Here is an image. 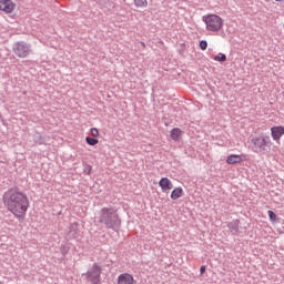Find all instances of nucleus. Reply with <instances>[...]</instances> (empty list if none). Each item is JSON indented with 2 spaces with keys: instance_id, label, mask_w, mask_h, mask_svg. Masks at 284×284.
<instances>
[{
  "instance_id": "nucleus-1",
  "label": "nucleus",
  "mask_w": 284,
  "mask_h": 284,
  "mask_svg": "<svg viewBox=\"0 0 284 284\" xmlns=\"http://www.w3.org/2000/svg\"><path fill=\"white\" fill-rule=\"evenodd\" d=\"M3 203L14 219L19 221L26 219L28 207H30V200L26 193L19 191V189H9L3 195Z\"/></svg>"
},
{
  "instance_id": "nucleus-2",
  "label": "nucleus",
  "mask_w": 284,
  "mask_h": 284,
  "mask_svg": "<svg viewBox=\"0 0 284 284\" xmlns=\"http://www.w3.org/2000/svg\"><path fill=\"white\" fill-rule=\"evenodd\" d=\"M207 32H221L223 30V18L216 13H209L202 17Z\"/></svg>"
},
{
  "instance_id": "nucleus-3",
  "label": "nucleus",
  "mask_w": 284,
  "mask_h": 284,
  "mask_svg": "<svg viewBox=\"0 0 284 284\" xmlns=\"http://www.w3.org/2000/svg\"><path fill=\"white\" fill-rule=\"evenodd\" d=\"M119 222V215L112 209H102L100 215V223H104L106 227H114Z\"/></svg>"
},
{
  "instance_id": "nucleus-4",
  "label": "nucleus",
  "mask_w": 284,
  "mask_h": 284,
  "mask_svg": "<svg viewBox=\"0 0 284 284\" xmlns=\"http://www.w3.org/2000/svg\"><path fill=\"white\" fill-rule=\"evenodd\" d=\"M12 51L16 54V57H18V59H27V57L30 55V52H32L30 50V45H28V43L23 41L16 42L13 44Z\"/></svg>"
},
{
  "instance_id": "nucleus-5",
  "label": "nucleus",
  "mask_w": 284,
  "mask_h": 284,
  "mask_svg": "<svg viewBox=\"0 0 284 284\" xmlns=\"http://www.w3.org/2000/svg\"><path fill=\"white\" fill-rule=\"evenodd\" d=\"M85 276L92 284L101 283V266L94 263L92 267L87 272Z\"/></svg>"
},
{
  "instance_id": "nucleus-6",
  "label": "nucleus",
  "mask_w": 284,
  "mask_h": 284,
  "mask_svg": "<svg viewBox=\"0 0 284 284\" xmlns=\"http://www.w3.org/2000/svg\"><path fill=\"white\" fill-rule=\"evenodd\" d=\"M251 143L252 145H254L257 152L265 154V148H267L270 142H267V139L265 136H255L251 139Z\"/></svg>"
},
{
  "instance_id": "nucleus-7",
  "label": "nucleus",
  "mask_w": 284,
  "mask_h": 284,
  "mask_svg": "<svg viewBox=\"0 0 284 284\" xmlns=\"http://www.w3.org/2000/svg\"><path fill=\"white\" fill-rule=\"evenodd\" d=\"M17 4L12 0H0V10L6 14H12Z\"/></svg>"
},
{
  "instance_id": "nucleus-8",
  "label": "nucleus",
  "mask_w": 284,
  "mask_h": 284,
  "mask_svg": "<svg viewBox=\"0 0 284 284\" xmlns=\"http://www.w3.org/2000/svg\"><path fill=\"white\" fill-rule=\"evenodd\" d=\"M243 161H247L245 154H230L226 158L227 165H236V163H243Z\"/></svg>"
},
{
  "instance_id": "nucleus-9",
  "label": "nucleus",
  "mask_w": 284,
  "mask_h": 284,
  "mask_svg": "<svg viewBox=\"0 0 284 284\" xmlns=\"http://www.w3.org/2000/svg\"><path fill=\"white\" fill-rule=\"evenodd\" d=\"M159 185L162 192H164L165 194H168V192L174 189V184L172 183V180L169 178H161V180L159 181Z\"/></svg>"
},
{
  "instance_id": "nucleus-10",
  "label": "nucleus",
  "mask_w": 284,
  "mask_h": 284,
  "mask_svg": "<svg viewBox=\"0 0 284 284\" xmlns=\"http://www.w3.org/2000/svg\"><path fill=\"white\" fill-rule=\"evenodd\" d=\"M284 134V126H273L271 128V135L273 141H276L281 145V136Z\"/></svg>"
},
{
  "instance_id": "nucleus-11",
  "label": "nucleus",
  "mask_w": 284,
  "mask_h": 284,
  "mask_svg": "<svg viewBox=\"0 0 284 284\" xmlns=\"http://www.w3.org/2000/svg\"><path fill=\"white\" fill-rule=\"evenodd\" d=\"M118 284H136V280L130 273H122L118 276Z\"/></svg>"
},
{
  "instance_id": "nucleus-12",
  "label": "nucleus",
  "mask_w": 284,
  "mask_h": 284,
  "mask_svg": "<svg viewBox=\"0 0 284 284\" xmlns=\"http://www.w3.org/2000/svg\"><path fill=\"white\" fill-rule=\"evenodd\" d=\"M183 196V187L178 186L171 192V199L172 201H178V199H181Z\"/></svg>"
},
{
  "instance_id": "nucleus-13",
  "label": "nucleus",
  "mask_w": 284,
  "mask_h": 284,
  "mask_svg": "<svg viewBox=\"0 0 284 284\" xmlns=\"http://www.w3.org/2000/svg\"><path fill=\"white\" fill-rule=\"evenodd\" d=\"M182 135H183V131L181 129L174 128L173 130H171L172 141H179Z\"/></svg>"
},
{
  "instance_id": "nucleus-14",
  "label": "nucleus",
  "mask_w": 284,
  "mask_h": 284,
  "mask_svg": "<svg viewBox=\"0 0 284 284\" xmlns=\"http://www.w3.org/2000/svg\"><path fill=\"white\" fill-rule=\"evenodd\" d=\"M133 3L135 8H148V0H133Z\"/></svg>"
},
{
  "instance_id": "nucleus-15",
  "label": "nucleus",
  "mask_w": 284,
  "mask_h": 284,
  "mask_svg": "<svg viewBox=\"0 0 284 284\" xmlns=\"http://www.w3.org/2000/svg\"><path fill=\"white\" fill-rule=\"evenodd\" d=\"M213 59H214V61H219L220 63H223V62L227 61V55H225L224 53H219Z\"/></svg>"
},
{
  "instance_id": "nucleus-16",
  "label": "nucleus",
  "mask_w": 284,
  "mask_h": 284,
  "mask_svg": "<svg viewBox=\"0 0 284 284\" xmlns=\"http://www.w3.org/2000/svg\"><path fill=\"white\" fill-rule=\"evenodd\" d=\"M85 141L88 143V145H97L99 143V140L95 139V138H90V136H87L85 138Z\"/></svg>"
},
{
  "instance_id": "nucleus-17",
  "label": "nucleus",
  "mask_w": 284,
  "mask_h": 284,
  "mask_svg": "<svg viewBox=\"0 0 284 284\" xmlns=\"http://www.w3.org/2000/svg\"><path fill=\"white\" fill-rule=\"evenodd\" d=\"M267 214L270 221H272V223H276V213H274L273 211H268Z\"/></svg>"
},
{
  "instance_id": "nucleus-18",
  "label": "nucleus",
  "mask_w": 284,
  "mask_h": 284,
  "mask_svg": "<svg viewBox=\"0 0 284 284\" xmlns=\"http://www.w3.org/2000/svg\"><path fill=\"white\" fill-rule=\"evenodd\" d=\"M90 133H91V136H94V139L99 138V129L91 128Z\"/></svg>"
},
{
  "instance_id": "nucleus-19",
  "label": "nucleus",
  "mask_w": 284,
  "mask_h": 284,
  "mask_svg": "<svg viewBox=\"0 0 284 284\" xmlns=\"http://www.w3.org/2000/svg\"><path fill=\"white\" fill-rule=\"evenodd\" d=\"M200 48L202 50H207V41H205V40L200 41Z\"/></svg>"
},
{
  "instance_id": "nucleus-20",
  "label": "nucleus",
  "mask_w": 284,
  "mask_h": 284,
  "mask_svg": "<svg viewBox=\"0 0 284 284\" xmlns=\"http://www.w3.org/2000/svg\"><path fill=\"white\" fill-rule=\"evenodd\" d=\"M205 270H206L205 265H202V266L200 267V274H201V275L205 274Z\"/></svg>"
},
{
  "instance_id": "nucleus-21",
  "label": "nucleus",
  "mask_w": 284,
  "mask_h": 284,
  "mask_svg": "<svg viewBox=\"0 0 284 284\" xmlns=\"http://www.w3.org/2000/svg\"><path fill=\"white\" fill-rule=\"evenodd\" d=\"M275 1H282V0H275Z\"/></svg>"
}]
</instances>
